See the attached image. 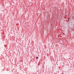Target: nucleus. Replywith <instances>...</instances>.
<instances>
[{
    "mask_svg": "<svg viewBox=\"0 0 74 74\" xmlns=\"http://www.w3.org/2000/svg\"><path fill=\"white\" fill-rule=\"evenodd\" d=\"M38 57H36V59H38Z\"/></svg>",
    "mask_w": 74,
    "mask_h": 74,
    "instance_id": "nucleus-1",
    "label": "nucleus"
}]
</instances>
